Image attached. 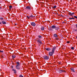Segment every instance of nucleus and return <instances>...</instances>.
I'll use <instances>...</instances> for the list:
<instances>
[{"label": "nucleus", "mask_w": 77, "mask_h": 77, "mask_svg": "<svg viewBox=\"0 0 77 77\" xmlns=\"http://www.w3.org/2000/svg\"><path fill=\"white\" fill-rule=\"evenodd\" d=\"M56 48V46L54 47L52 49V52H49V55L50 56H53V55L54 54V50H55Z\"/></svg>", "instance_id": "nucleus-1"}, {"label": "nucleus", "mask_w": 77, "mask_h": 77, "mask_svg": "<svg viewBox=\"0 0 77 77\" xmlns=\"http://www.w3.org/2000/svg\"><path fill=\"white\" fill-rule=\"evenodd\" d=\"M43 58L45 60H48V59H49V57L46 55L43 56Z\"/></svg>", "instance_id": "nucleus-2"}, {"label": "nucleus", "mask_w": 77, "mask_h": 77, "mask_svg": "<svg viewBox=\"0 0 77 77\" xmlns=\"http://www.w3.org/2000/svg\"><path fill=\"white\" fill-rule=\"evenodd\" d=\"M37 42H38V44H40V45H41V44H42V41L40 39H38L37 41Z\"/></svg>", "instance_id": "nucleus-3"}, {"label": "nucleus", "mask_w": 77, "mask_h": 77, "mask_svg": "<svg viewBox=\"0 0 77 77\" xmlns=\"http://www.w3.org/2000/svg\"><path fill=\"white\" fill-rule=\"evenodd\" d=\"M59 26H57V25L56 26L55 28V30H59Z\"/></svg>", "instance_id": "nucleus-4"}, {"label": "nucleus", "mask_w": 77, "mask_h": 77, "mask_svg": "<svg viewBox=\"0 0 77 77\" xmlns=\"http://www.w3.org/2000/svg\"><path fill=\"white\" fill-rule=\"evenodd\" d=\"M2 22H0V24H2H2H6V22L4 21H2Z\"/></svg>", "instance_id": "nucleus-5"}, {"label": "nucleus", "mask_w": 77, "mask_h": 77, "mask_svg": "<svg viewBox=\"0 0 77 77\" xmlns=\"http://www.w3.org/2000/svg\"><path fill=\"white\" fill-rule=\"evenodd\" d=\"M25 9H26V10H27L28 9L30 10V9H31V8H30V7L29 6H27L25 8Z\"/></svg>", "instance_id": "nucleus-6"}, {"label": "nucleus", "mask_w": 77, "mask_h": 77, "mask_svg": "<svg viewBox=\"0 0 77 77\" xmlns=\"http://www.w3.org/2000/svg\"><path fill=\"white\" fill-rule=\"evenodd\" d=\"M31 24L32 26H33V27H34V26H36V24L34 22H32L31 23Z\"/></svg>", "instance_id": "nucleus-7"}, {"label": "nucleus", "mask_w": 77, "mask_h": 77, "mask_svg": "<svg viewBox=\"0 0 77 77\" xmlns=\"http://www.w3.org/2000/svg\"><path fill=\"white\" fill-rule=\"evenodd\" d=\"M20 66H16V69H20Z\"/></svg>", "instance_id": "nucleus-8"}, {"label": "nucleus", "mask_w": 77, "mask_h": 77, "mask_svg": "<svg viewBox=\"0 0 77 77\" xmlns=\"http://www.w3.org/2000/svg\"><path fill=\"white\" fill-rule=\"evenodd\" d=\"M16 63L17 65H16V66H20V63L17 62Z\"/></svg>", "instance_id": "nucleus-9"}, {"label": "nucleus", "mask_w": 77, "mask_h": 77, "mask_svg": "<svg viewBox=\"0 0 77 77\" xmlns=\"http://www.w3.org/2000/svg\"><path fill=\"white\" fill-rule=\"evenodd\" d=\"M49 30H51L52 31H53V29L52 28V27H49Z\"/></svg>", "instance_id": "nucleus-10"}, {"label": "nucleus", "mask_w": 77, "mask_h": 77, "mask_svg": "<svg viewBox=\"0 0 77 77\" xmlns=\"http://www.w3.org/2000/svg\"><path fill=\"white\" fill-rule=\"evenodd\" d=\"M29 17L31 18H33V17H35V16H34L32 14H31L29 16Z\"/></svg>", "instance_id": "nucleus-11"}, {"label": "nucleus", "mask_w": 77, "mask_h": 77, "mask_svg": "<svg viewBox=\"0 0 77 77\" xmlns=\"http://www.w3.org/2000/svg\"><path fill=\"white\" fill-rule=\"evenodd\" d=\"M52 29H55L56 28V26L55 25H53L52 26Z\"/></svg>", "instance_id": "nucleus-12"}, {"label": "nucleus", "mask_w": 77, "mask_h": 77, "mask_svg": "<svg viewBox=\"0 0 77 77\" xmlns=\"http://www.w3.org/2000/svg\"><path fill=\"white\" fill-rule=\"evenodd\" d=\"M46 50H47V51H50V50H51V49L50 48H47Z\"/></svg>", "instance_id": "nucleus-13"}, {"label": "nucleus", "mask_w": 77, "mask_h": 77, "mask_svg": "<svg viewBox=\"0 0 77 77\" xmlns=\"http://www.w3.org/2000/svg\"><path fill=\"white\" fill-rule=\"evenodd\" d=\"M54 36L55 38H57V35L56 34H54Z\"/></svg>", "instance_id": "nucleus-14"}, {"label": "nucleus", "mask_w": 77, "mask_h": 77, "mask_svg": "<svg viewBox=\"0 0 77 77\" xmlns=\"http://www.w3.org/2000/svg\"><path fill=\"white\" fill-rule=\"evenodd\" d=\"M12 58H15V57H16V56L14 55H13L12 56Z\"/></svg>", "instance_id": "nucleus-15"}, {"label": "nucleus", "mask_w": 77, "mask_h": 77, "mask_svg": "<svg viewBox=\"0 0 77 77\" xmlns=\"http://www.w3.org/2000/svg\"><path fill=\"white\" fill-rule=\"evenodd\" d=\"M41 29L42 30H44V27L42 26L41 27Z\"/></svg>", "instance_id": "nucleus-16"}, {"label": "nucleus", "mask_w": 77, "mask_h": 77, "mask_svg": "<svg viewBox=\"0 0 77 77\" xmlns=\"http://www.w3.org/2000/svg\"><path fill=\"white\" fill-rule=\"evenodd\" d=\"M71 70H72V72H75V71H74V69L73 68H72L71 69Z\"/></svg>", "instance_id": "nucleus-17"}, {"label": "nucleus", "mask_w": 77, "mask_h": 77, "mask_svg": "<svg viewBox=\"0 0 77 77\" xmlns=\"http://www.w3.org/2000/svg\"><path fill=\"white\" fill-rule=\"evenodd\" d=\"M69 18V20H72V19H73V20H75V18L73 17H72L71 18Z\"/></svg>", "instance_id": "nucleus-18"}, {"label": "nucleus", "mask_w": 77, "mask_h": 77, "mask_svg": "<svg viewBox=\"0 0 77 77\" xmlns=\"http://www.w3.org/2000/svg\"><path fill=\"white\" fill-rule=\"evenodd\" d=\"M59 73H62V70H60L59 71Z\"/></svg>", "instance_id": "nucleus-19"}, {"label": "nucleus", "mask_w": 77, "mask_h": 77, "mask_svg": "<svg viewBox=\"0 0 77 77\" xmlns=\"http://www.w3.org/2000/svg\"><path fill=\"white\" fill-rule=\"evenodd\" d=\"M68 14H69V15L72 16V13H71V12H69V13H68Z\"/></svg>", "instance_id": "nucleus-20"}, {"label": "nucleus", "mask_w": 77, "mask_h": 77, "mask_svg": "<svg viewBox=\"0 0 77 77\" xmlns=\"http://www.w3.org/2000/svg\"><path fill=\"white\" fill-rule=\"evenodd\" d=\"M38 37L39 38H40V39L42 38V36L40 35H38Z\"/></svg>", "instance_id": "nucleus-21"}, {"label": "nucleus", "mask_w": 77, "mask_h": 77, "mask_svg": "<svg viewBox=\"0 0 77 77\" xmlns=\"http://www.w3.org/2000/svg\"><path fill=\"white\" fill-rule=\"evenodd\" d=\"M52 8H53V9H55V8H56V6L55 5L54 7H53Z\"/></svg>", "instance_id": "nucleus-22"}, {"label": "nucleus", "mask_w": 77, "mask_h": 77, "mask_svg": "<svg viewBox=\"0 0 77 77\" xmlns=\"http://www.w3.org/2000/svg\"><path fill=\"white\" fill-rule=\"evenodd\" d=\"M0 20H3V18L2 17H0Z\"/></svg>", "instance_id": "nucleus-23"}, {"label": "nucleus", "mask_w": 77, "mask_h": 77, "mask_svg": "<svg viewBox=\"0 0 77 77\" xmlns=\"http://www.w3.org/2000/svg\"><path fill=\"white\" fill-rule=\"evenodd\" d=\"M9 7L10 9H11V8H12V6L11 5Z\"/></svg>", "instance_id": "nucleus-24"}, {"label": "nucleus", "mask_w": 77, "mask_h": 77, "mask_svg": "<svg viewBox=\"0 0 77 77\" xmlns=\"http://www.w3.org/2000/svg\"><path fill=\"white\" fill-rule=\"evenodd\" d=\"M26 17L28 19H30V16H27Z\"/></svg>", "instance_id": "nucleus-25"}, {"label": "nucleus", "mask_w": 77, "mask_h": 77, "mask_svg": "<svg viewBox=\"0 0 77 77\" xmlns=\"http://www.w3.org/2000/svg\"><path fill=\"white\" fill-rule=\"evenodd\" d=\"M19 77H23V76L22 75H19Z\"/></svg>", "instance_id": "nucleus-26"}, {"label": "nucleus", "mask_w": 77, "mask_h": 77, "mask_svg": "<svg viewBox=\"0 0 77 77\" xmlns=\"http://www.w3.org/2000/svg\"><path fill=\"white\" fill-rule=\"evenodd\" d=\"M74 17L75 18H76V19H77V17L76 16H74Z\"/></svg>", "instance_id": "nucleus-27"}, {"label": "nucleus", "mask_w": 77, "mask_h": 77, "mask_svg": "<svg viewBox=\"0 0 77 77\" xmlns=\"http://www.w3.org/2000/svg\"><path fill=\"white\" fill-rule=\"evenodd\" d=\"M14 73H17V71H16V70L15 71H14Z\"/></svg>", "instance_id": "nucleus-28"}, {"label": "nucleus", "mask_w": 77, "mask_h": 77, "mask_svg": "<svg viewBox=\"0 0 77 77\" xmlns=\"http://www.w3.org/2000/svg\"><path fill=\"white\" fill-rule=\"evenodd\" d=\"M71 49H72V50H74V47H72L71 48Z\"/></svg>", "instance_id": "nucleus-29"}, {"label": "nucleus", "mask_w": 77, "mask_h": 77, "mask_svg": "<svg viewBox=\"0 0 77 77\" xmlns=\"http://www.w3.org/2000/svg\"><path fill=\"white\" fill-rule=\"evenodd\" d=\"M11 68H12V69L14 68V66H11Z\"/></svg>", "instance_id": "nucleus-30"}, {"label": "nucleus", "mask_w": 77, "mask_h": 77, "mask_svg": "<svg viewBox=\"0 0 77 77\" xmlns=\"http://www.w3.org/2000/svg\"><path fill=\"white\" fill-rule=\"evenodd\" d=\"M0 53H3V51H0Z\"/></svg>", "instance_id": "nucleus-31"}, {"label": "nucleus", "mask_w": 77, "mask_h": 77, "mask_svg": "<svg viewBox=\"0 0 77 77\" xmlns=\"http://www.w3.org/2000/svg\"><path fill=\"white\" fill-rule=\"evenodd\" d=\"M73 31H75V32H77V30H76V29H74L73 30Z\"/></svg>", "instance_id": "nucleus-32"}, {"label": "nucleus", "mask_w": 77, "mask_h": 77, "mask_svg": "<svg viewBox=\"0 0 77 77\" xmlns=\"http://www.w3.org/2000/svg\"><path fill=\"white\" fill-rule=\"evenodd\" d=\"M16 69H12V71H15V70H16Z\"/></svg>", "instance_id": "nucleus-33"}, {"label": "nucleus", "mask_w": 77, "mask_h": 77, "mask_svg": "<svg viewBox=\"0 0 77 77\" xmlns=\"http://www.w3.org/2000/svg\"><path fill=\"white\" fill-rule=\"evenodd\" d=\"M69 42H69V41H67V43H68V44H69Z\"/></svg>", "instance_id": "nucleus-34"}, {"label": "nucleus", "mask_w": 77, "mask_h": 77, "mask_svg": "<svg viewBox=\"0 0 77 77\" xmlns=\"http://www.w3.org/2000/svg\"><path fill=\"white\" fill-rule=\"evenodd\" d=\"M62 72H65V70H62Z\"/></svg>", "instance_id": "nucleus-35"}, {"label": "nucleus", "mask_w": 77, "mask_h": 77, "mask_svg": "<svg viewBox=\"0 0 77 77\" xmlns=\"http://www.w3.org/2000/svg\"><path fill=\"white\" fill-rule=\"evenodd\" d=\"M74 13H72V15H74Z\"/></svg>", "instance_id": "nucleus-36"}, {"label": "nucleus", "mask_w": 77, "mask_h": 77, "mask_svg": "<svg viewBox=\"0 0 77 77\" xmlns=\"http://www.w3.org/2000/svg\"><path fill=\"white\" fill-rule=\"evenodd\" d=\"M65 23V22H64V21H63V22H62L63 24V23Z\"/></svg>", "instance_id": "nucleus-37"}, {"label": "nucleus", "mask_w": 77, "mask_h": 77, "mask_svg": "<svg viewBox=\"0 0 77 77\" xmlns=\"http://www.w3.org/2000/svg\"><path fill=\"white\" fill-rule=\"evenodd\" d=\"M62 63L60 62V63H59V64H61Z\"/></svg>", "instance_id": "nucleus-38"}, {"label": "nucleus", "mask_w": 77, "mask_h": 77, "mask_svg": "<svg viewBox=\"0 0 77 77\" xmlns=\"http://www.w3.org/2000/svg\"><path fill=\"white\" fill-rule=\"evenodd\" d=\"M76 28H77V24H76Z\"/></svg>", "instance_id": "nucleus-39"}, {"label": "nucleus", "mask_w": 77, "mask_h": 77, "mask_svg": "<svg viewBox=\"0 0 77 77\" xmlns=\"http://www.w3.org/2000/svg\"><path fill=\"white\" fill-rule=\"evenodd\" d=\"M57 40H59V38H57Z\"/></svg>", "instance_id": "nucleus-40"}, {"label": "nucleus", "mask_w": 77, "mask_h": 77, "mask_svg": "<svg viewBox=\"0 0 77 77\" xmlns=\"http://www.w3.org/2000/svg\"><path fill=\"white\" fill-rule=\"evenodd\" d=\"M64 17V16H60L61 17Z\"/></svg>", "instance_id": "nucleus-41"}, {"label": "nucleus", "mask_w": 77, "mask_h": 77, "mask_svg": "<svg viewBox=\"0 0 77 77\" xmlns=\"http://www.w3.org/2000/svg\"><path fill=\"white\" fill-rule=\"evenodd\" d=\"M62 15H60V17H62Z\"/></svg>", "instance_id": "nucleus-42"}, {"label": "nucleus", "mask_w": 77, "mask_h": 77, "mask_svg": "<svg viewBox=\"0 0 77 77\" xmlns=\"http://www.w3.org/2000/svg\"><path fill=\"white\" fill-rule=\"evenodd\" d=\"M15 25H17V23H15Z\"/></svg>", "instance_id": "nucleus-43"}, {"label": "nucleus", "mask_w": 77, "mask_h": 77, "mask_svg": "<svg viewBox=\"0 0 77 77\" xmlns=\"http://www.w3.org/2000/svg\"><path fill=\"white\" fill-rule=\"evenodd\" d=\"M0 9H1V7H0Z\"/></svg>", "instance_id": "nucleus-44"}, {"label": "nucleus", "mask_w": 77, "mask_h": 77, "mask_svg": "<svg viewBox=\"0 0 77 77\" xmlns=\"http://www.w3.org/2000/svg\"><path fill=\"white\" fill-rule=\"evenodd\" d=\"M72 76H73V77H75V76H74L73 75H72Z\"/></svg>", "instance_id": "nucleus-45"}, {"label": "nucleus", "mask_w": 77, "mask_h": 77, "mask_svg": "<svg viewBox=\"0 0 77 77\" xmlns=\"http://www.w3.org/2000/svg\"><path fill=\"white\" fill-rule=\"evenodd\" d=\"M76 38L77 39V36H76Z\"/></svg>", "instance_id": "nucleus-46"}, {"label": "nucleus", "mask_w": 77, "mask_h": 77, "mask_svg": "<svg viewBox=\"0 0 77 77\" xmlns=\"http://www.w3.org/2000/svg\"><path fill=\"white\" fill-rule=\"evenodd\" d=\"M57 14H58V13H57Z\"/></svg>", "instance_id": "nucleus-47"}, {"label": "nucleus", "mask_w": 77, "mask_h": 77, "mask_svg": "<svg viewBox=\"0 0 77 77\" xmlns=\"http://www.w3.org/2000/svg\"><path fill=\"white\" fill-rule=\"evenodd\" d=\"M67 17H69V16H67Z\"/></svg>", "instance_id": "nucleus-48"}, {"label": "nucleus", "mask_w": 77, "mask_h": 77, "mask_svg": "<svg viewBox=\"0 0 77 77\" xmlns=\"http://www.w3.org/2000/svg\"><path fill=\"white\" fill-rule=\"evenodd\" d=\"M73 17H74V16H73Z\"/></svg>", "instance_id": "nucleus-49"}]
</instances>
